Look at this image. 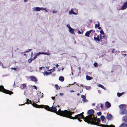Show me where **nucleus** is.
<instances>
[{
	"label": "nucleus",
	"mask_w": 127,
	"mask_h": 127,
	"mask_svg": "<svg viewBox=\"0 0 127 127\" xmlns=\"http://www.w3.org/2000/svg\"><path fill=\"white\" fill-rule=\"evenodd\" d=\"M81 97L83 98V101H86V97L85 95H81Z\"/></svg>",
	"instance_id": "obj_23"
},
{
	"label": "nucleus",
	"mask_w": 127,
	"mask_h": 127,
	"mask_svg": "<svg viewBox=\"0 0 127 127\" xmlns=\"http://www.w3.org/2000/svg\"><path fill=\"white\" fill-rule=\"evenodd\" d=\"M59 65L58 64H57L56 65V67H58L59 66Z\"/></svg>",
	"instance_id": "obj_54"
},
{
	"label": "nucleus",
	"mask_w": 127,
	"mask_h": 127,
	"mask_svg": "<svg viewBox=\"0 0 127 127\" xmlns=\"http://www.w3.org/2000/svg\"><path fill=\"white\" fill-rule=\"evenodd\" d=\"M64 69V68H62V70H63Z\"/></svg>",
	"instance_id": "obj_64"
},
{
	"label": "nucleus",
	"mask_w": 127,
	"mask_h": 127,
	"mask_svg": "<svg viewBox=\"0 0 127 127\" xmlns=\"http://www.w3.org/2000/svg\"><path fill=\"white\" fill-rule=\"evenodd\" d=\"M24 0V2H27L28 1V0Z\"/></svg>",
	"instance_id": "obj_55"
},
{
	"label": "nucleus",
	"mask_w": 127,
	"mask_h": 127,
	"mask_svg": "<svg viewBox=\"0 0 127 127\" xmlns=\"http://www.w3.org/2000/svg\"><path fill=\"white\" fill-rule=\"evenodd\" d=\"M31 80L32 81L36 82L37 81V79L35 77L33 76H31L29 77Z\"/></svg>",
	"instance_id": "obj_11"
},
{
	"label": "nucleus",
	"mask_w": 127,
	"mask_h": 127,
	"mask_svg": "<svg viewBox=\"0 0 127 127\" xmlns=\"http://www.w3.org/2000/svg\"><path fill=\"white\" fill-rule=\"evenodd\" d=\"M83 113L84 112H83L79 114L76 115V116H77L78 120L80 122L82 121V120H81V119H83L84 121V119L85 118V117H84L83 115Z\"/></svg>",
	"instance_id": "obj_6"
},
{
	"label": "nucleus",
	"mask_w": 127,
	"mask_h": 127,
	"mask_svg": "<svg viewBox=\"0 0 127 127\" xmlns=\"http://www.w3.org/2000/svg\"><path fill=\"white\" fill-rule=\"evenodd\" d=\"M40 95H39V96H40L41 97V98H42V97H43V93H41L40 92Z\"/></svg>",
	"instance_id": "obj_36"
},
{
	"label": "nucleus",
	"mask_w": 127,
	"mask_h": 127,
	"mask_svg": "<svg viewBox=\"0 0 127 127\" xmlns=\"http://www.w3.org/2000/svg\"><path fill=\"white\" fill-rule=\"evenodd\" d=\"M98 86L99 87H101V88H102L103 89H105V88L103 86H102V85L101 84H99V85H98Z\"/></svg>",
	"instance_id": "obj_29"
},
{
	"label": "nucleus",
	"mask_w": 127,
	"mask_h": 127,
	"mask_svg": "<svg viewBox=\"0 0 127 127\" xmlns=\"http://www.w3.org/2000/svg\"><path fill=\"white\" fill-rule=\"evenodd\" d=\"M100 34H101V35L104 34H105L103 31L102 30H101L100 31Z\"/></svg>",
	"instance_id": "obj_33"
},
{
	"label": "nucleus",
	"mask_w": 127,
	"mask_h": 127,
	"mask_svg": "<svg viewBox=\"0 0 127 127\" xmlns=\"http://www.w3.org/2000/svg\"><path fill=\"white\" fill-rule=\"evenodd\" d=\"M100 107H101V108H102V109L103 108V105L102 104H100Z\"/></svg>",
	"instance_id": "obj_42"
},
{
	"label": "nucleus",
	"mask_w": 127,
	"mask_h": 127,
	"mask_svg": "<svg viewBox=\"0 0 127 127\" xmlns=\"http://www.w3.org/2000/svg\"><path fill=\"white\" fill-rule=\"evenodd\" d=\"M115 50V49H112V50L111 51H112V53H113L114 52Z\"/></svg>",
	"instance_id": "obj_41"
},
{
	"label": "nucleus",
	"mask_w": 127,
	"mask_h": 127,
	"mask_svg": "<svg viewBox=\"0 0 127 127\" xmlns=\"http://www.w3.org/2000/svg\"><path fill=\"white\" fill-rule=\"evenodd\" d=\"M33 87H34V89H36V90L37 89V88L35 86L33 85Z\"/></svg>",
	"instance_id": "obj_43"
},
{
	"label": "nucleus",
	"mask_w": 127,
	"mask_h": 127,
	"mask_svg": "<svg viewBox=\"0 0 127 127\" xmlns=\"http://www.w3.org/2000/svg\"><path fill=\"white\" fill-rule=\"evenodd\" d=\"M81 73V71H79V73Z\"/></svg>",
	"instance_id": "obj_63"
},
{
	"label": "nucleus",
	"mask_w": 127,
	"mask_h": 127,
	"mask_svg": "<svg viewBox=\"0 0 127 127\" xmlns=\"http://www.w3.org/2000/svg\"><path fill=\"white\" fill-rule=\"evenodd\" d=\"M67 27H68V28L69 29H70V28H71L69 25H67Z\"/></svg>",
	"instance_id": "obj_44"
},
{
	"label": "nucleus",
	"mask_w": 127,
	"mask_h": 127,
	"mask_svg": "<svg viewBox=\"0 0 127 127\" xmlns=\"http://www.w3.org/2000/svg\"><path fill=\"white\" fill-rule=\"evenodd\" d=\"M27 102H26L27 104H29L30 103H31V104H32L33 106V107L36 108V107L35 106H34V104H36L35 103H34V102H33V103H32V102L31 100H30L29 99H27Z\"/></svg>",
	"instance_id": "obj_13"
},
{
	"label": "nucleus",
	"mask_w": 127,
	"mask_h": 127,
	"mask_svg": "<svg viewBox=\"0 0 127 127\" xmlns=\"http://www.w3.org/2000/svg\"><path fill=\"white\" fill-rule=\"evenodd\" d=\"M82 87L85 88L87 90H89L91 88V87L90 86H84V87L82 86Z\"/></svg>",
	"instance_id": "obj_24"
},
{
	"label": "nucleus",
	"mask_w": 127,
	"mask_h": 127,
	"mask_svg": "<svg viewBox=\"0 0 127 127\" xmlns=\"http://www.w3.org/2000/svg\"><path fill=\"white\" fill-rule=\"evenodd\" d=\"M76 83V82H74V84H72V85H73L74 84H75V83Z\"/></svg>",
	"instance_id": "obj_62"
},
{
	"label": "nucleus",
	"mask_w": 127,
	"mask_h": 127,
	"mask_svg": "<svg viewBox=\"0 0 127 127\" xmlns=\"http://www.w3.org/2000/svg\"><path fill=\"white\" fill-rule=\"evenodd\" d=\"M39 101V98H38V100H36V101H35V102L36 103H37Z\"/></svg>",
	"instance_id": "obj_48"
},
{
	"label": "nucleus",
	"mask_w": 127,
	"mask_h": 127,
	"mask_svg": "<svg viewBox=\"0 0 127 127\" xmlns=\"http://www.w3.org/2000/svg\"><path fill=\"white\" fill-rule=\"evenodd\" d=\"M100 118L101 119V120L102 121H104L105 118L104 116L102 115L100 117Z\"/></svg>",
	"instance_id": "obj_25"
},
{
	"label": "nucleus",
	"mask_w": 127,
	"mask_h": 127,
	"mask_svg": "<svg viewBox=\"0 0 127 127\" xmlns=\"http://www.w3.org/2000/svg\"><path fill=\"white\" fill-rule=\"evenodd\" d=\"M57 11H55V10H54V11H53L52 12L53 13H57Z\"/></svg>",
	"instance_id": "obj_46"
},
{
	"label": "nucleus",
	"mask_w": 127,
	"mask_h": 127,
	"mask_svg": "<svg viewBox=\"0 0 127 127\" xmlns=\"http://www.w3.org/2000/svg\"><path fill=\"white\" fill-rule=\"evenodd\" d=\"M100 26L98 22V24H96L95 25V28H98Z\"/></svg>",
	"instance_id": "obj_28"
},
{
	"label": "nucleus",
	"mask_w": 127,
	"mask_h": 127,
	"mask_svg": "<svg viewBox=\"0 0 127 127\" xmlns=\"http://www.w3.org/2000/svg\"><path fill=\"white\" fill-rule=\"evenodd\" d=\"M63 94H64L63 93H60V95H63Z\"/></svg>",
	"instance_id": "obj_53"
},
{
	"label": "nucleus",
	"mask_w": 127,
	"mask_h": 127,
	"mask_svg": "<svg viewBox=\"0 0 127 127\" xmlns=\"http://www.w3.org/2000/svg\"><path fill=\"white\" fill-rule=\"evenodd\" d=\"M26 85L24 84L21 85L20 86V88L22 90L25 89L26 88Z\"/></svg>",
	"instance_id": "obj_12"
},
{
	"label": "nucleus",
	"mask_w": 127,
	"mask_h": 127,
	"mask_svg": "<svg viewBox=\"0 0 127 127\" xmlns=\"http://www.w3.org/2000/svg\"><path fill=\"white\" fill-rule=\"evenodd\" d=\"M33 60L32 59H30L28 60V62L29 63H30Z\"/></svg>",
	"instance_id": "obj_35"
},
{
	"label": "nucleus",
	"mask_w": 127,
	"mask_h": 127,
	"mask_svg": "<svg viewBox=\"0 0 127 127\" xmlns=\"http://www.w3.org/2000/svg\"><path fill=\"white\" fill-rule=\"evenodd\" d=\"M39 54H46L44 52L41 53L40 52H39L37 54V55H38Z\"/></svg>",
	"instance_id": "obj_30"
},
{
	"label": "nucleus",
	"mask_w": 127,
	"mask_h": 127,
	"mask_svg": "<svg viewBox=\"0 0 127 127\" xmlns=\"http://www.w3.org/2000/svg\"><path fill=\"white\" fill-rule=\"evenodd\" d=\"M31 50V49H28L27 50L26 52H28Z\"/></svg>",
	"instance_id": "obj_45"
},
{
	"label": "nucleus",
	"mask_w": 127,
	"mask_h": 127,
	"mask_svg": "<svg viewBox=\"0 0 127 127\" xmlns=\"http://www.w3.org/2000/svg\"><path fill=\"white\" fill-rule=\"evenodd\" d=\"M123 55H124V56L125 57V56H126L127 55H126V54H124Z\"/></svg>",
	"instance_id": "obj_58"
},
{
	"label": "nucleus",
	"mask_w": 127,
	"mask_h": 127,
	"mask_svg": "<svg viewBox=\"0 0 127 127\" xmlns=\"http://www.w3.org/2000/svg\"><path fill=\"white\" fill-rule=\"evenodd\" d=\"M99 37L100 41L101 42L103 40V39L104 40V44L107 43V40L106 38L105 37V34H102V35L101 34H100Z\"/></svg>",
	"instance_id": "obj_7"
},
{
	"label": "nucleus",
	"mask_w": 127,
	"mask_h": 127,
	"mask_svg": "<svg viewBox=\"0 0 127 127\" xmlns=\"http://www.w3.org/2000/svg\"><path fill=\"white\" fill-rule=\"evenodd\" d=\"M94 39L95 40L98 41V42H99L100 40V39L99 38V35H97V37H94Z\"/></svg>",
	"instance_id": "obj_18"
},
{
	"label": "nucleus",
	"mask_w": 127,
	"mask_h": 127,
	"mask_svg": "<svg viewBox=\"0 0 127 127\" xmlns=\"http://www.w3.org/2000/svg\"><path fill=\"white\" fill-rule=\"evenodd\" d=\"M11 69H14L15 70H17V68L15 67L14 68H11Z\"/></svg>",
	"instance_id": "obj_40"
},
{
	"label": "nucleus",
	"mask_w": 127,
	"mask_h": 127,
	"mask_svg": "<svg viewBox=\"0 0 127 127\" xmlns=\"http://www.w3.org/2000/svg\"><path fill=\"white\" fill-rule=\"evenodd\" d=\"M93 78L92 77H91L88 75H87L86 76V79L87 80H90L92 79Z\"/></svg>",
	"instance_id": "obj_19"
},
{
	"label": "nucleus",
	"mask_w": 127,
	"mask_h": 127,
	"mask_svg": "<svg viewBox=\"0 0 127 127\" xmlns=\"http://www.w3.org/2000/svg\"><path fill=\"white\" fill-rule=\"evenodd\" d=\"M120 108L121 109L120 114L121 115H123L127 114V111L126 110V106L123 104L119 105Z\"/></svg>",
	"instance_id": "obj_4"
},
{
	"label": "nucleus",
	"mask_w": 127,
	"mask_h": 127,
	"mask_svg": "<svg viewBox=\"0 0 127 127\" xmlns=\"http://www.w3.org/2000/svg\"><path fill=\"white\" fill-rule=\"evenodd\" d=\"M51 98L53 100H54L55 99V97L52 96L51 97Z\"/></svg>",
	"instance_id": "obj_49"
},
{
	"label": "nucleus",
	"mask_w": 127,
	"mask_h": 127,
	"mask_svg": "<svg viewBox=\"0 0 127 127\" xmlns=\"http://www.w3.org/2000/svg\"><path fill=\"white\" fill-rule=\"evenodd\" d=\"M127 8V1L122 6L120 9L119 10H124L125 9Z\"/></svg>",
	"instance_id": "obj_9"
},
{
	"label": "nucleus",
	"mask_w": 127,
	"mask_h": 127,
	"mask_svg": "<svg viewBox=\"0 0 127 127\" xmlns=\"http://www.w3.org/2000/svg\"><path fill=\"white\" fill-rule=\"evenodd\" d=\"M92 30H91L89 31H87L85 33V35L87 37H89L91 32H92Z\"/></svg>",
	"instance_id": "obj_17"
},
{
	"label": "nucleus",
	"mask_w": 127,
	"mask_h": 127,
	"mask_svg": "<svg viewBox=\"0 0 127 127\" xmlns=\"http://www.w3.org/2000/svg\"><path fill=\"white\" fill-rule=\"evenodd\" d=\"M122 119L127 124V114L125 116L123 117Z\"/></svg>",
	"instance_id": "obj_15"
},
{
	"label": "nucleus",
	"mask_w": 127,
	"mask_h": 127,
	"mask_svg": "<svg viewBox=\"0 0 127 127\" xmlns=\"http://www.w3.org/2000/svg\"><path fill=\"white\" fill-rule=\"evenodd\" d=\"M0 92H2L5 94L11 95L13 94V92H12L7 90L4 87V86L2 85L0 86Z\"/></svg>",
	"instance_id": "obj_5"
},
{
	"label": "nucleus",
	"mask_w": 127,
	"mask_h": 127,
	"mask_svg": "<svg viewBox=\"0 0 127 127\" xmlns=\"http://www.w3.org/2000/svg\"><path fill=\"white\" fill-rule=\"evenodd\" d=\"M44 67H40L39 68V70H41L42 69V68H44Z\"/></svg>",
	"instance_id": "obj_50"
},
{
	"label": "nucleus",
	"mask_w": 127,
	"mask_h": 127,
	"mask_svg": "<svg viewBox=\"0 0 127 127\" xmlns=\"http://www.w3.org/2000/svg\"><path fill=\"white\" fill-rule=\"evenodd\" d=\"M51 73L52 72H48L47 71H45L44 72L45 74L46 75H48L50 74H51Z\"/></svg>",
	"instance_id": "obj_27"
},
{
	"label": "nucleus",
	"mask_w": 127,
	"mask_h": 127,
	"mask_svg": "<svg viewBox=\"0 0 127 127\" xmlns=\"http://www.w3.org/2000/svg\"><path fill=\"white\" fill-rule=\"evenodd\" d=\"M58 112L60 114V116L72 119H77V116H76V115L74 117L71 116L72 114L74 113V112H72L67 110L62 111L61 109H60Z\"/></svg>",
	"instance_id": "obj_2"
},
{
	"label": "nucleus",
	"mask_w": 127,
	"mask_h": 127,
	"mask_svg": "<svg viewBox=\"0 0 127 127\" xmlns=\"http://www.w3.org/2000/svg\"><path fill=\"white\" fill-rule=\"evenodd\" d=\"M26 55V54L25 53H24V55Z\"/></svg>",
	"instance_id": "obj_61"
},
{
	"label": "nucleus",
	"mask_w": 127,
	"mask_h": 127,
	"mask_svg": "<svg viewBox=\"0 0 127 127\" xmlns=\"http://www.w3.org/2000/svg\"><path fill=\"white\" fill-rule=\"evenodd\" d=\"M79 95H79V93H78L77 94V95L78 96H79Z\"/></svg>",
	"instance_id": "obj_60"
},
{
	"label": "nucleus",
	"mask_w": 127,
	"mask_h": 127,
	"mask_svg": "<svg viewBox=\"0 0 127 127\" xmlns=\"http://www.w3.org/2000/svg\"><path fill=\"white\" fill-rule=\"evenodd\" d=\"M59 80L60 81L63 82L64 80V78L63 76H61L59 77Z\"/></svg>",
	"instance_id": "obj_20"
},
{
	"label": "nucleus",
	"mask_w": 127,
	"mask_h": 127,
	"mask_svg": "<svg viewBox=\"0 0 127 127\" xmlns=\"http://www.w3.org/2000/svg\"><path fill=\"white\" fill-rule=\"evenodd\" d=\"M70 92L71 93L74 92V91L73 90H71Z\"/></svg>",
	"instance_id": "obj_51"
},
{
	"label": "nucleus",
	"mask_w": 127,
	"mask_h": 127,
	"mask_svg": "<svg viewBox=\"0 0 127 127\" xmlns=\"http://www.w3.org/2000/svg\"><path fill=\"white\" fill-rule=\"evenodd\" d=\"M81 68L79 67V70H80V71L81 70Z\"/></svg>",
	"instance_id": "obj_59"
},
{
	"label": "nucleus",
	"mask_w": 127,
	"mask_h": 127,
	"mask_svg": "<svg viewBox=\"0 0 127 127\" xmlns=\"http://www.w3.org/2000/svg\"><path fill=\"white\" fill-rule=\"evenodd\" d=\"M97 28L99 30L101 29V28L100 27H99Z\"/></svg>",
	"instance_id": "obj_52"
},
{
	"label": "nucleus",
	"mask_w": 127,
	"mask_h": 127,
	"mask_svg": "<svg viewBox=\"0 0 127 127\" xmlns=\"http://www.w3.org/2000/svg\"><path fill=\"white\" fill-rule=\"evenodd\" d=\"M0 64H1V65H3V64H2V63L0 61Z\"/></svg>",
	"instance_id": "obj_57"
},
{
	"label": "nucleus",
	"mask_w": 127,
	"mask_h": 127,
	"mask_svg": "<svg viewBox=\"0 0 127 127\" xmlns=\"http://www.w3.org/2000/svg\"><path fill=\"white\" fill-rule=\"evenodd\" d=\"M98 126L104 127H115V126L114 125H103L102 124H99Z\"/></svg>",
	"instance_id": "obj_10"
},
{
	"label": "nucleus",
	"mask_w": 127,
	"mask_h": 127,
	"mask_svg": "<svg viewBox=\"0 0 127 127\" xmlns=\"http://www.w3.org/2000/svg\"><path fill=\"white\" fill-rule=\"evenodd\" d=\"M94 110L92 109L88 110L87 113L89 115L85 117L84 121L88 124L98 125L100 124V121L99 118L96 119V116L95 117L94 114Z\"/></svg>",
	"instance_id": "obj_1"
},
{
	"label": "nucleus",
	"mask_w": 127,
	"mask_h": 127,
	"mask_svg": "<svg viewBox=\"0 0 127 127\" xmlns=\"http://www.w3.org/2000/svg\"><path fill=\"white\" fill-rule=\"evenodd\" d=\"M45 10L46 12H47V11L46 10V8H43V7H41L39 8L38 7H35L34 8V10L36 11H39L40 10Z\"/></svg>",
	"instance_id": "obj_8"
},
{
	"label": "nucleus",
	"mask_w": 127,
	"mask_h": 127,
	"mask_svg": "<svg viewBox=\"0 0 127 127\" xmlns=\"http://www.w3.org/2000/svg\"><path fill=\"white\" fill-rule=\"evenodd\" d=\"M55 86L57 90H58L59 89H60V88H59V87L58 85L57 84L55 85Z\"/></svg>",
	"instance_id": "obj_34"
},
{
	"label": "nucleus",
	"mask_w": 127,
	"mask_h": 127,
	"mask_svg": "<svg viewBox=\"0 0 127 127\" xmlns=\"http://www.w3.org/2000/svg\"><path fill=\"white\" fill-rule=\"evenodd\" d=\"M78 33L79 34H81L82 33L79 30L78 31Z\"/></svg>",
	"instance_id": "obj_47"
},
{
	"label": "nucleus",
	"mask_w": 127,
	"mask_h": 127,
	"mask_svg": "<svg viewBox=\"0 0 127 127\" xmlns=\"http://www.w3.org/2000/svg\"><path fill=\"white\" fill-rule=\"evenodd\" d=\"M105 105L107 108H109L111 106V104L108 101H106L105 102Z\"/></svg>",
	"instance_id": "obj_14"
},
{
	"label": "nucleus",
	"mask_w": 127,
	"mask_h": 127,
	"mask_svg": "<svg viewBox=\"0 0 127 127\" xmlns=\"http://www.w3.org/2000/svg\"><path fill=\"white\" fill-rule=\"evenodd\" d=\"M69 32L71 33H74V29L71 28H70V29H69Z\"/></svg>",
	"instance_id": "obj_22"
},
{
	"label": "nucleus",
	"mask_w": 127,
	"mask_h": 127,
	"mask_svg": "<svg viewBox=\"0 0 127 127\" xmlns=\"http://www.w3.org/2000/svg\"><path fill=\"white\" fill-rule=\"evenodd\" d=\"M34 106L37 108H44L46 110L50 111L52 112H53L56 113L59 115H60L58 113L59 110L60 109H59L58 111H57V109L55 107H53V106L51 107H50L49 106L47 105H37L36 104H34Z\"/></svg>",
	"instance_id": "obj_3"
},
{
	"label": "nucleus",
	"mask_w": 127,
	"mask_h": 127,
	"mask_svg": "<svg viewBox=\"0 0 127 127\" xmlns=\"http://www.w3.org/2000/svg\"><path fill=\"white\" fill-rule=\"evenodd\" d=\"M37 55H35L34 57L32 59L33 60H34L35 59H36L37 57Z\"/></svg>",
	"instance_id": "obj_39"
},
{
	"label": "nucleus",
	"mask_w": 127,
	"mask_h": 127,
	"mask_svg": "<svg viewBox=\"0 0 127 127\" xmlns=\"http://www.w3.org/2000/svg\"><path fill=\"white\" fill-rule=\"evenodd\" d=\"M94 66L96 67L98 66V64L97 63H95L94 64Z\"/></svg>",
	"instance_id": "obj_32"
},
{
	"label": "nucleus",
	"mask_w": 127,
	"mask_h": 127,
	"mask_svg": "<svg viewBox=\"0 0 127 127\" xmlns=\"http://www.w3.org/2000/svg\"><path fill=\"white\" fill-rule=\"evenodd\" d=\"M69 13L71 14H76V13L74 12L71 9L70 11H69Z\"/></svg>",
	"instance_id": "obj_26"
},
{
	"label": "nucleus",
	"mask_w": 127,
	"mask_h": 127,
	"mask_svg": "<svg viewBox=\"0 0 127 127\" xmlns=\"http://www.w3.org/2000/svg\"><path fill=\"white\" fill-rule=\"evenodd\" d=\"M112 116L110 114H108L106 116V118L107 120H111L112 118Z\"/></svg>",
	"instance_id": "obj_16"
},
{
	"label": "nucleus",
	"mask_w": 127,
	"mask_h": 127,
	"mask_svg": "<svg viewBox=\"0 0 127 127\" xmlns=\"http://www.w3.org/2000/svg\"><path fill=\"white\" fill-rule=\"evenodd\" d=\"M101 113L100 112H99L98 113H97V114L98 116H100L101 115Z\"/></svg>",
	"instance_id": "obj_37"
},
{
	"label": "nucleus",
	"mask_w": 127,
	"mask_h": 127,
	"mask_svg": "<svg viewBox=\"0 0 127 127\" xmlns=\"http://www.w3.org/2000/svg\"><path fill=\"white\" fill-rule=\"evenodd\" d=\"M119 127H127V124L124 123H122Z\"/></svg>",
	"instance_id": "obj_21"
},
{
	"label": "nucleus",
	"mask_w": 127,
	"mask_h": 127,
	"mask_svg": "<svg viewBox=\"0 0 127 127\" xmlns=\"http://www.w3.org/2000/svg\"><path fill=\"white\" fill-rule=\"evenodd\" d=\"M122 95V93H117V96L118 97H120Z\"/></svg>",
	"instance_id": "obj_31"
},
{
	"label": "nucleus",
	"mask_w": 127,
	"mask_h": 127,
	"mask_svg": "<svg viewBox=\"0 0 127 127\" xmlns=\"http://www.w3.org/2000/svg\"><path fill=\"white\" fill-rule=\"evenodd\" d=\"M95 103H93L92 104V105L93 106H94L95 105Z\"/></svg>",
	"instance_id": "obj_56"
},
{
	"label": "nucleus",
	"mask_w": 127,
	"mask_h": 127,
	"mask_svg": "<svg viewBox=\"0 0 127 127\" xmlns=\"http://www.w3.org/2000/svg\"><path fill=\"white\" fill-rule=\"evenodd\" d=\"M54 68H53V69H51L50 70V71H51V72H52L53 71H55V69L54 68H55V67H54Z\"/></svg>",
	"instance_id": "obj_38"
}]
</instances>
